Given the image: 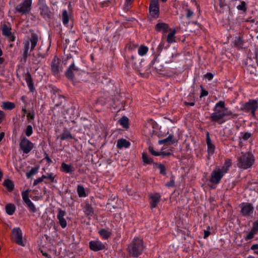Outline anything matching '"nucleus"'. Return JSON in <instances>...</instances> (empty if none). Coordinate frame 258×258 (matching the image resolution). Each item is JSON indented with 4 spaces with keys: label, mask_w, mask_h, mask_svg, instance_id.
<instances>
[{
    "label": "nucleus",
    "mask_w": 258,
    "mask_h": 258,
    "mask_svg": "<svg viewBox=\"0 0 258 258\" xmlns=\"http://www.w3.org/2000/svg\"><path fill=\"white\" fill-rule=\"evenodd\" d=\"M230 116L236 117L237 115L225 107L224 101H220L216 104L214 112L211 114V119L221 124L229 119Z\"/></svg>",
    "instance_id": "nucleus-1"
},
{
    "label": "nucleus",
    "mask_w": 258,
    "mask_h": 258,
    "mask_svg": "<svg viewBox=\"0 0 258 258\" xmlns=\"http://www.w3.org/2000/svg\"><path fill=\"white\" fill-rule=\"evenodd\" d=\"M231 164V161L229 160H227L222 167L215 168L211 174L210 181L214 184H218L221 178L227 172Z\"/></svg>",
    "instance_id": "nucleus-2"
},
{
    "label": "nucleus",
    "mask_w": 258,
    "mask_h": 258,
    "mask_svg": "<svg viewBox=\"0 0 258 258\" xmlns=\"http://www.w3.org/2000/svg\"><path fill=\"white\" fill-rule=\"evenodd\" d=\"M144 250L142 239L135 238L128 246L129 253L133 256L137 257L140 255Z\"/></svg>",
    "instance_id": "nucleus-3"
},
{
    "label": "nucleus",
    "mask_w": 258,
    "mask_h": 258,
    "mask_svg": "<svg viewBox=\"0 0 258 258\" xmlns=\"http://www.w3.org/2000/svg\"><path fill=\"white\" fill-rule=\"evenodd\" d=\"M253 162L254 159L252 155L250 153H246L238 158L237 166L240 168L246 169L250 167Z\"/></svg>",
    "instance_id": "nucleus-4"
},
{
    "label": "nucleus",
    "mask_w": 258,
    "mask_h": 258,
    "mask_svg": "<svg viewBox=\"0 0 258 258\" xmlns=\"http://www.w3.org/2000/svg\"><path fill=\"white\" fill-rule=\"evenodd\" d=\"M19 146L25 154L29 153L34 148L33 144L24 136L20 137Z\"/></svg>",
    "instance_id": "nucleus-5"
},
{
    "label": "nucleus",
    "mask_w": 258,
    "mask_h": 258,
    "mask_svg": "<svg viewBox=\"0 0 258 258\" xmlns=\"http://www.w3.org/2000/svg\"><path fill=\"white\" fill-rule=\"evenodd\" d=\"M38 42V37L36 34H32L31 37L24 42V51L28 52L30 49V51L34 50Z\"/></svg>",
    "instance_id": "nucleus-6"
},
{
    "label": "nucleus",
    "mask_w": 258,
    "mask_h": 258,
    "mask_svg": "<svg viewBox=\"0 0 258 258\" xmlns=\"http://www.w3.org/2000/svg\"><path fill=\"white\" fill-rule=\"evenodd\" d=\"M51 71L54 75H56L62 70V62L57 57L55 56L51 62Z\"/></svg>",
    "instance_id": "nucleus-7"
},
{
    "label": "nucleus",
    "mask_w": 258,
    "mask_h": 258,
    "mask_svg": "<svg viewBox=\"0 0 258 258\" xmlns=\"http://www.w3.org/2000/svg\"><path fill=\"white\" fill-rule=\"evenodd\" d=\"M149 11L150 15L155 18H157L159 15V5L158 0H151Z\"/></svg>",
    "instance_id": "nucleus-8"
},
{
    "label": "nucleus",
    "mask_w": 258,
    "mask_h": 258,
    "mask_svg": "<svg viewBox=\"0 0 258 258\" xmlns=\"http://www.w3.org/2000/svg\"><path fill=\"white\" fill-rule=\"evenodd\" d=\"M32 2V0H24L17 8V11L23 14L28 13L31 10Z\"/></svg>",
    "instance_id": "nucleus-9"
},
{
    "label": "nucleus",
    "mask_w": 258,
    "mask_h": 258,
    "mask_svg": "<svg viewBox=\"0 0 258 258\" xmlns=\"http://www.w3.org/2000/svg\"><path fill=\"white\" fill-rule=\"evenodd\" d=\"M253 210V207L249 203H242L241 205V213L244 216L251 215Z\"/></svg>",
    "instance_id": "nucleus-10"
},
{
    "label": "nucleus",
    "mask_w": 258,
    "mask_h": 258,
    "mask_svg": "<svg viewBox=\"0 0 258 258\" xmlns=\"http://www.w3.org/2000/svg\"><path fill=\"white\" fill-rule=\"evenodd\" d=\"M258 108V104L255 100H250L246 103L245 106V109L249 112H250L252 115H254L255 111Z\"/></svg>",
    "instance_id": "nucleus-11"
},
{
    "label": "nucleus",
    "mask_w": 258,
    "mask_h": 258,
    "mask_svg": "<svg viewBox=\"0 0 258 258\" xmlns=\"http://www.w3.org/2000/svg\"><path fill=\"white\" fill-rule=\"evenodd\" d=\"M90 248L91 250L96 251L105 248V245L99 240L91 241L89 243Z\"/></svg>",
    "instance_id": "nucleus-12"
},
{
    "label": "nucleus",
    "mask_w": 258,
    "mask_h": 258,
    "mask_svg": "<svg viewBox=\"0 0 258 258\" xmlns=\"http://www.w3.org/2000/svg\"><path fill=\"white\" fill-rule=\"evenodd\" d=\"M11 28L6 24H4L2 27L3 34L9 38L11 41H14L15 39L14 36L12 35Z\"/></svg>",
    "instance_id": "nucleus-13"
},
{
    "label": "nucleus",
    "mask_w": 258,
    "mask_h": 258,
    "mask_svg": "<svg viewBox=\"0 0 258 258\" xmlns=\"http://www.w3.org/2000/svg\"><path fill=\"white\" fill-rule=\"evenodd\" d=\"M206 137V142L208 147V158H209L210 156L214 154L215 149V147L214 145V144L212 143L209 133H207Z\"/></svg>",
    "instance_id": "nucleus-14"
},
{
    "label": "nucleus",
    "mask_w": 258,
    "mask_h": 258,
    "mask_svg": "<svg viewBox=\"0 0 258 258\" xmlns=\"http://www.w3.org/2000/svg\"><path fill=\"white\" fill-rule=\"evenodd\" d=\"M176 50L173 48L172 50L168 51L164 57V61L166 63H169L173 61V57L177 56Z\"/></svg>",
    "instance_id": "nucleus-15"
},
{
    "label": "nucleus",
    "mask_w": 258,
    "mask_h": 258,
    "mask_svg": "<svg viewBox=\"0 0 258 258\" xmlns=\"http://www.w3.org/2000/svg\"><path fill=\"white\" fill-rule=\"evenodd\" d=\"M66 215V212L62 210L59 209L58 212L57 218L59 221V223L62 228H65L67 226V223L64 217Z\"/></svg>",
    "instance_id": "nucleus-16"
},
{
    "label": "nucleus",
    "mask_w": 258,
    "mask_h": 258,
    "mask_svg": "<svg viewBox=\"0 0 258 258\" xmlns=\"http://www.w3.org/2000/svg\"><path fill=\"white\" fill-rule=\"evenodd\" d=\"M161 196L159 194L156 193L150 196V205L152 208H156L159 203Z\"/></svg>",
    "instance_id": "nucleus-17"
},
{
    "label": "nucleus",
    "mask_w": 258,
    "mask_h": 258,
    "mask_svg": "<svg viewBox=\"0 0 258 258\" xmlns=\"http://www.w3.org/2000/svg\"><path fill=\"white\" fill-rule=\"evenodd\" d=\"M78 68L76 67L74 64H72L66 72L67 77L70 79H72L74 77L75 74L78 73Z\"/></svg>",
    "instance_id": "nucleus-18"
},
{
    "label": "nucleus",
    "mask_w": 258,
    "mask_h": 258,
    "mask_svg": "<svg viewBox=\"0 0 258 258\" xmlns=\"http://www.w3.org/2000/svg\"><path fill=\"white\" fill-rule=\"evenodd\" d=\"M24 79L27 83L28 87L31 92H33L35 90L33 81L29 73H27L24 76Z\"/></svg>",
    "instance_id": "nucleus-19"
},
{
    "label": "nucleus",
    "mask_w": 258,
    "mask_h": 258,
    "mask_svg": "<svg viewBox=\"0 0 258 258\" xmlns=\"http://www.w3.org/2000/svg\"><path fill=\"white\" fill-rule=\"evenodd\" d=\"M176 142V140L174 138L172 135H170L167 138L158 141L159 144H165L167 145H171Z\"/></svg>",
    "instance_id": "nucleus-20"
},
{
    "label": "nucleus",
    "mask_w": 258,
    "mask_h": 258,
    "mask_svg": "<svg viewBox=\"0 0 258 258\" xmlns=\"http://www.w3.org/2000/svg\"><path fill=\"white\" fill-rule=\"evenodd\" d=\"M17 244L24 246L26 244L25 239H23L22 233L21 230L19 228H17Z\"/></svg>",
    "instance_id": "nucleus-21"
},
{
    "label": "nucleus",
    "mask_w": 258,
    "mask_h": 258,
    "mask_svg": "<svg viewBox=\"0 0 258 258\" xmlns=\"http://www.w3.org/2000/svg\"><path fill=\"white\" fill-rule=\"evenodd\" d=\"M156 29L158 31H162L163 33H166L169 30V26L166 23H159L156 25Z\"/></svg>",
    "instance_id": "nucleus-22"
},
{
    "label": "nucleus",
    "mask_w": 258,
    "mask_h": 258,
    "mask_svg": "<svg viewBox=\"0 0 258 258\" xmlns=\"http://www.w3.org/2000/svg\"><path fill=\"white\" fill-rule=\"evenodd\" d=\"M130 146V143L125 139H121L117 141V147L119 149L128 148Z\"/></svg>",
    "instance_id": "nucleus-23"
},
{
    "label": "nucleus",
    "mask_w": 258,
    "mask_h": 258,
    "mask_svg": "<svg viewBox=\"0 0 258 258\" xmlns=\"http://www.w3.org/2000/svg\"><path fill=\"white\" fill-rule=\"evenodd\" d=\"M146 126L149 129V134H152L154 132V128L156 126V123L153 120H149L146 124Z\"/></svg>",
    "instance_id": "nucleus-24"
},
{
    "label": "nucleus",
    "mask_w": 258,
    "mask_h": 258,
    "mask_svg": "<svg viewBox=\"0 0 258 258\" xmlns=\"http://www.w3.org/2000/svg\"><path fill=\"white\" fill-rule=\"evenodd\" d=\"M61 168L63 172L66 173H71L74 171L73 166L71 164H67L65 163H62L61 165Z\"/></svg>",
    "instance_id": "nucleus-25"
},
{
    "label": "nucleus",
    "mask_w": 258,
    "mask_h": 258,
    "mask_svg": "<svg viewBox=\"0 0 258 258\" xmlns=\"http://www.w3.org/2000/svg\"><path fill=\"white\" fill-rule=\"evenodd\" d=\"M6 212L9 215H12L15 212L16 207L14 204H8L5 207Z\"/></svg>",
    "instance_id": "nucleus-26"
},
{
    "label": "nucleus",
    "mask_w": 258,
    "mask_h": 258,
    "mask_svg": "<svg viewBox=\"0 0 258 258\" xmlns=\"http://www.w3.org/2000/svg\"><path fill=\"white\" fill-rule=\"evenodd\" d=\"M176 30L173 29L167 35V41L168 42V43H172L175 42V34H176Z\"/></svg>",
    "instance_id": "nucleus-27"
},
{
    "label": "nucleus",
    "mask_w": 258,
    "mask_h": 258,
    "mask_svg": "<svg viewBox=\"0 0 258 258\" xmlns=\"http://www.w3.org/2000/svg\"><path fill=\"white\" fill-rule=\"evenodd\" d=\"M3 185L6 187L9 191H12L14 188L15 186L14 183L10 179L5 180L4 181Z\"/></svg>",
    "instance_id": "nucleus-28"
},
{
    "label": "nucleus",
    "mask_w": 258,
    "mask_h": 258,
    "mask_svg": "<svg viewBox=\"0 0 258 258\" xmlns=\"http://www.w3.org/2000/svg\"><path fill=\"white\" fill-rule=\"evenodd\" d=\"M2 107L4 109L11 110L15 107V104L11 102H3Z\"/></svg>",
    "instance_id": "nucleus-29"
},
{
    "label": "nucleus",
    "mask_w": 258,
    "mask_h": 258,
    "mask_svg": "<svg viewBox=\"0 0 258 258\" xmlns=\"http://www.w3.org/2000/svg\"><path fill=\"white\" fill-rule=\"evenodd\" d=\"M39 171V167L32 168L31 169L26 173V176L28 178H30L34 175L37 174Z\"/></svg>",
    "instance_id": "nucleus-30"
},
{
    "label": "nucleus",
    "mask_w": 258,
    "mask_h": 258,
    "mask_svg": "<svg viewBox=\"0 0 258 258\" xmlns=\"http://www.w3.org/2000/svg\"><path fill=\"white\" fill-rule=\"evenodd\" d=\"M159 60L157 57H155L154 60L151 62L150 65L156 70H160L162 69V66L158 65Z\"/></svg>",
    "instance_id": "nucleus-31"
},
{
    "label": "nucleus",
    "mask_w": 258,
    "mask_h": 258,
    "mask_svg": "<svg viewBox=\"0 0 258 258\" xmlns=\"http://www.w3.org/2000/svg\"><path fill=\"white\" fill-rule=\"evenodd\" d=\"M60 138L61 140H65L68 139H73V137L69 131H64L60 135Z\"/></svg>",
    "instance_id": "nucleus-32"
},
{
    "label": "nucleus",
    "mask_w": 258,
    "mask_h": 258,
    "mask_svg": "<svg viewBox=\"0 0 258 258\" xmlns=\"http://www.w3.org/2000/svg\"><path fill=\"white\" fill-rule=\"evenodd\" d=\"M69 15L67 10H63L62 14V19L63 24L66 25L69 21Z\"/></svg>",
    "instance_id": "nucleus-33"
},
{
    "label": "nucleus",
    "mask_w": 258,
    "mask_h": 258,
    "mask_svg": "<svg viewBox=\"0 0 258 258\" xmlns=\"http://www.w3.org/2000/svg\"><path fill=\"white\" fill-rule=\"evenodd\" d=\"M100 236L103 239L108 238L110 235V232L105 229H102L99 232Z\"/></svg>",
    "instance_id": "nucleus-34"
},
{
    "label": "nucleus",
    "mask_w": 258,
    "mask_h": 258,
    "mask_svg": "<svg viewBox=\"0 0 258 258\" xmlns=\"http://www.w3.org/2000/svg\"><path fill=\"white\" fill-rule=\"evenodd\" d=\"M148 51V48L147 46L142 45L138 49V54L140 56L145 55Z\"/></svg>",
    "instance_id": "nucleus-35"
},
{
    "label": "nucleus",
    "mask_w": 258,
    "mask_h": 258,
    "mask_svg": "<svg viewBox=\"0 0 258 258\" xmlns=\"http://www.w3.org/2000/svg\"><path fill=\"white\" fill-rule=\"evenodd\" d=\"M77 192L80 197H84L86 196L85 188L82 185L78 186Z\"/></svg>",
    "instance_id": "nucleus-36"
},
{
    "label": "nucleus",
    "mask_w": 258,
    "mask_h": 258,
    "mask_svg": "<svg viewBox=\"0 0 258 258\" xmlns=\"http://www.w3.org/2000/svg\"><path fill=\"white\" fill-rule=\"evenodd\" d=\"M119 122L120 125H121L123 127H127L128 122V119L127 117L125 116L122 117L119 119Z\"/></svg>",
    "instance_id": "nucleus-37"
},
{
    "label": "nucleus",
    "mask_w": 258,
    "mask_h": 258,
    "mask_svg": "<svg viewBox=\"0 0 258 258\" xmlns=\"http://www.w3.org/2000/svg\"><path fill=\"white\" fill-rule=\"evenodd\" d=\"M27 207L29 209V210L32 212H36V208L33 203L30 201H28L26 203H25Z\"/></svg>",
    "instance_id": "nucleus-38"
},
{
    "label": "nucleus",
    "mask_w": 258,
    "mask_h": 258,
    "mask_svg": "<svg viewBox=\"0 0 258 258\" xmlns=\"http://www.w3.org/2000/svg\"><path fill=\"white\" fill-rule=\"evenodd\" d=\"M27 207L29 209V210L32 212H36V208L33 203L30 201H28L26 203H25Z\"/></svg>",
    "instance_id": "nucleus-39"
},
{
    "label": "nucleus",
    "mask_w": 258,
    "mask_h": 258,
    "mask_svg": "<svg viewBox=\"0 0 258 258\" xmlns=\"http://www.w3.org/2000/svg\"><path fill=\"white\" fill-rule=\"evenodd\" d=\"M24 133L26 136L29 137L33 133V128L31 125H28L26 128L24 130Z\"/></svg>",
    "instance_id": "nucleus-40"
},
{
    "label": "nucleus",
    "mask_w": 258,
    "mask_h": 258,
    "mask_svg": "<svg viewBox=\"0 0 258 258\" xmlns=\"http://www.w3.org/2000/svg\"><path fill=\"white\" fill-rule=\"evenodd\" d=\"M28 55V52L24 51L23 52L22 56L20 59V61L22 64H24L26 62L27 58Z\"/></svg>",
    "instance_id": "nucleus-41"
},
{
    "label": "nucleus",
    "mask_w": 258,
    "mask_h": 258,
    "mask_svg": "<svg viewBox=\"0 0 258 258\" xmlns=\"http://www.w3.org/2000/svg\"><path fill=\"white\" fill-rule=\"evenodd\" d=\"M237 9L238 10L245 12L246 10L245 3L244 2H241L240 4L237 6Z\"/></svg>",
    "instance_id": "nucleus-42"
},
{
    "label": "nucleus",
    "mask_w": 258,
    "mask_h": 258,
    "mask_svg": "<svg viewBox=\"0 0 258 258\" xmlns=\"http://www.w3.org/2000/svg\"><path fill=\"white\" fill-rule=\"evenodd\" d=\"M142 158L144 162L146 164H150L152 162V159L149 158L146 154H143Z\"/></svg>",
    "instance_id": "nucleus-43"
},
{
    "label": "nucleus",
    "mask_w": 258,
    "mask_h": 258,
    "mask_svg": "<svg viewBox=\"0 0 258 258\" xmlns=\"http://www.w3.org/2000/svg\"><path fill=\"white\" fill-rule=\"evenodd\" d=\"M157 166L158 169L159 170L160 173L161 174H165L166 169H165V166L163 165L160 164H158L157 165Z\"/></svg>",
    "instance_id": "nucleus-44"
},
{
    "label": "nucleus",
    "mask_w": 258,
    "mask_h": 258,
    "mask_svg": "<svg viewBox=\"0 0 258 258\" xmlns=\"http://www.w3.org/2000/svg\"><path fill=\"white\" fill-rule=\"evenodd\" d=\"M22 198L23 199V201L25 203H26L28 201H29L30 199L28 198V191H23L22 193Z\"/></svg>",
    "instance_id": "nucleus-45"
},
{
    "label": "nucleus",
    "mask_w": 258,
    "mask_h": 258,
    "mask_svg": "<svg viewBox=\"0 0 258 258\" xmlns=\"http://www.w3.org/2000/svg\"><path fill=\"white\" fill-rule=\"evenodd\" d=\"M255 234L256 233L251 230L248 234L245 237V240H248L252 239Z\"/></svg>",
    "instance_id": "nucleus-46"
},
{
    "label": "nucleus",
    "mask_w": 258,
    "mask_h": 258,
    "mask_svg": "<svg viewBox=\"0 0 258 258\" xmlns=\"http://www.w3.org/2000/svg\"><path fill=\"white\" fill-rule=\"evenodd\" d=\"M251 230L257 234L258 232V221L253 222Z\"/></svg>",
    "instance_id": "nucleus-47"
},
{
    "label": "nucleus",
    "mask_w": 258,
    "mask_h": 258,
    "mask_svg": "<svg viewBox=\"0 0 258 258\" xmlns=\"http://www.w3.org/2000/svg\"><path fill=\"white\" fill-rule=\"evenodd\" d=\"M11 239L13 242H16V228H15L12 230Z\"/></svg>",
    "instance_id": "nucleus-48"
},
{
    "label": "nucleus",
    "mask_w": 258,
    "mask_h": 258,
    "mask_svg": "<svg viewBox=\"0 0 258 258\" xmlns=\"http://www.w3.org/2000/svg\"><path fill=\"white\" fill-rule=\"evenodd\" d=\"M149 151L154 156H159L160 155V153L159 152H156V151L154 150L153 147H149Z\"/></svg>",
    "instance_id": "nucleus-49"
},
{
    "label": "nucleus",
    "mask_w": 258,
    "mask_h": 258,
    "mask_svg": "<svg viewBox=\"0 0 258 258\" xmlns=\"http://www.w3.org/2000/svg\"><path fill=\"white\" fill-rule=\"evenodd\" d=\"M27 117L28 120H29L30 121L33 120L34 117V114L33 112H29L27 113Z\"/></svg>",
    "instance_id": "nucleus-50"
},
{
    "label": "nucleus",
    "mask_w": 258,
    "mask_h": 258,
    "mask_svg": "<svg viewBox=\"0 0 258 258\" xmlns=\"http://www.w3.org/2000/svg\"><path fill=\"white\" fill-rule=\"evenodd\" d=\"M42 181H43L42 180V179L40 177H39V178H37L36 179L34 180L33 184V186H35V185H37L38 183H39Z\"/></svg>",
    "instance_id": "nucleus-51"
},
{
    "label": "nucleus",
    "mask_w": 258,
    "mask_h": 258,
    "mask_svg": "<svg viewBox=\"0 0 258 258\" xmlns=\"http://www.w3.org/2000/svg\"><path fill=\"white\" fill-rule=\"evenodd\" d=\"M235 44L238 47H239V48L241 47V45L242 42H241V40H240V39L239 38H237L235 40Z\"/></svg>",
    "instance_id": "nucleus-52"
},
{
    "label": "nucleus",
    "mask_w": 258,
    "mask_h": 258,
    "mask_svg": "<svg viewBox=\"0 0 258 258\" xmlns=\"http://www.w3.org/2000/svg\"><path fill=\"white\" fill-rule=\"evenodd\" d=\"M166 186L168 187H173L174 185V181L173 180H171L170 181L166 183Z\"/></svg>",
    "instance_id": "nucleus-53"
},
{
    "label": "nucleus",
    "mask_w": 258,
    "mask_h": 258,
    "mask_svg": "<svg viewBox=\"0 0 258 258\" xmlns=\"http://www.w3.org/2000/svg\"><path fill=\"white\" fill-rule=\"evenodd\" d=\"M205 78L208 80H211L213 78V75L211 73H207L205 75Z\"/></svg>",
    "instance_id": "nucleus-54"
},
{
    "label": "nucleus",
    "mask_w": 258,
    "mask_h": 258,
    "mask_svg": "<svg viewBox=\"0 0 258 258\" xmlns=\"http://www.w3.org/2000/svg\"><path fill=\"white\" fill-rule=\"evenodd\" d=\"M47 178L49 179L51 181H53L54 179V175L52 173H49L47 175Z\"/></svg>",
    "instance_id": "nucleus-55"
},
{
    "label": "nucleus",
    "mask_w": 258,
    "mask_h": 258,
    "mask_svg": "<svg viewBox=\"0 0 258 258\" xmlns=\"http://www.w3.org/2000/svg\"><path fill=\"white\" fill-rule=\"evenodd\" d=\"M159 153L160 155H162L163 156H170L171 155V153L170 152H165L163 151H161L160 152H159Z\"/></svg>",
    "instance_id": "nucleus-56"
},
{
    "label": "nucleus",
    "mask_w": 258,
    "mask_h": 258,
    "mask_svg": "<svg viewBox=\"0 0 258 258\" xmlns=\"http://www.w3.org/2000/svg\"><path fill=\"white\" fill-rule=\"evenodd\" d=\"M5 116V113L3 112V111L0 110V123L3 121Z\"/></svg>",
    "instance_id": "nucleus-57"
},
{
    "label": "nucleus",
    "mask_w": 258,
    "mask_h": 258,
    "mask_svg": "<svg viewBox=\"0 0 258 258\" xmlns=\"http://www.w3.org/2000/svg\"><path fill=\"white\" fill-rule=\"evenodd\" d=\"M250 136H251V134L250 133H246L244 134V135L243 136V138L244 140H247L250 137Z\"/></svg>",
    "instance_id": "nucleus-58"
},
{
    "label": "nucleus",
    "mask_w": 258,
    "mask_h": 258,
    "mask_svg": "<svg viewBox=\"0 0 258 258\" xmlns=\"http://www.w3.org/2000/svg\"><path fill=\"white\" fill-rule=\"evenodd\" d=\"M164 44H165L164 41H163V40L161 41V42L160 43V44L158 46L159 48L160 49L162 50L164 47Z\"/></svg>",
    "instance_id": "nucleus-59"
},
{
    "label": "nucleus",
    "mask_w": 258,
    "mask_h": 258,
    "mask_svg": "<svg viewBox=\"0 0 258 258\" xmlns=\"http://www.w3.org/2000/svg\"><path fill=\"white\" fill-rule=\"evenodd\" d=\"M210 234V232L209 230H205L204 231V238H207Z\"/></svg>",
    "instance_id": "nucleus-60"
},
{
    "label": "nucleus",
    "mask_w": 258,
    "mask_h": 258,
    "mask_svg": "<svg viewBox=\"0 0 258 258\" xmlns=\"http://www.w3.org/2000/svg\"><path fill=\"white\" fill-rule=\"evenodd\" d=\"M208 93L207 91L202 90L200 97H202L204 96H206L208 95Z\"/></svg>",
    "instance_id": "nucleus-61"
},
{
    "label": "nucleus",
    "mask_w": 258,
    "mask_h": 258,
    "mask_svg": "<svg viewBox=\"0 0 258 258\" xmlns=\"http://www.w3.org/2000/svg\"><path fill=\"white\" fill-rule=\"evenodd\" d=\"M193 14H194L193 12L189 10L187 11L186 16L187 18H190L193 15Z\"/></svg>",
    "instance_id": "nucleus-62"
},
{
    "label": "nucleus",
    "mask_w": 258,
    "mask_h": 258,
    "mask_svg": "<svg viewBox=\"0 0 258 258\" xmlns=\"http://www.w3.org/2000/svg\"><path fill=\"white\" fill-rule=\"evenodd\" d=\"M252 250H258V244H253L251 247Z\"/></svg>",
    "instance_id": "nucleus-63"
},
{
    "label": "nucleus",
    "mask_w": 258,
    "mask_h": 258,
    "mask_svg": "<svg viewBox=\"0 0 258 258\" xmlns=\"http://www.w3.org/2000/svg\"><path fill=\"white\" fill-rule=\"evenodd\" d=\"M133 0H125V6L128 7L131 5Z\"/></svg>",
    "instance_id": "nucleus-64"
}]
</instances>
